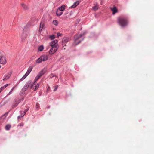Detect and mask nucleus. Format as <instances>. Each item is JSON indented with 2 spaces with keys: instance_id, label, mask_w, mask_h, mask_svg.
<instances>
[{
  "instance_id": "f257e3e1",
  "label": "nucleus",
  "mask_w": 154,
  "mask_h": 154,
  "mask_svg": "<svg viewBox=\"0 0 154 154\" xmlns=\"http://www.w3.org/2000/svg\"><path fill=\"white\" fill-rule=\"evenodd\" d=\"M29 86L30 89H32L33 91H36L38 88L39 84L38 83L35 84L31 80L28 81L20 91V95L21 96L25 94V91H26Z\"/></svg>"
},
{
  "instance_id": "f03ea898",
  "label": "nucleus",
  "mask_w": 154,
  "mask_h": 154,
  "mask_svg": "<svg viewBox=\"0 0 154 154\" xmlns=\"http://www.w3.org/2000/svg\"><path fill=\"white\" fill-rule=\"evenodd\" d=\"M128 22V19L127 17H119L118 18V23L123 28L127 26Z\"/></svg>"
},
{
  "instance_id": "7ed1b4c3",
  "label": "nucleus",
  "mask_w": 154,
  "mask_h": 154,
  "mask_svg": "<svg viewBox=\"0 0 154 154\" xmlns=\"http://www.w3.org/2000/svg\"><path fill=\"white\" fill-rule=\"evenodd\" d=\"M33 69V67L32 66H31L28 68L26 73L24 74V75L17 82L16 85H15V86H17L19 84L20 82L23 80L25 79L27 76L30 74V72Z\"/></svg>"
},
{
  "instance_id": "20e7f679",
  "label": "nucleus",
  "mask_w": 154,
  "mask_h": 154,
  "mask_svg": "<svg viewBox=\"0 0 154 154\" xmlns=\"http://www.w3.org/2000/svg\"><path fill=\"white\" fill-rule=\"evenodd\" d=\"M24 99V97H21L20 98L18 97L15 98L13 101L12 105V108H14L17 107L18 104L21 102L23 101Z\"/></svg>"
},
{
  "instance_id": "39448f33",
  "label": "nucleus",
  "mask_w": 154,
  "mask_h": 154,
  "mask_svg": "<svg viewBox=\"0 0 154 154\" xmlns=\"http://www.w3.org/2000/svg\"><path fill=\"white\" fill-rule=\"evenodd\" d=\"M69 41V39L68 37H64L62 39V44L63 45V47L64 46H66V43Z\"/></svg>"
},
{
  "instance_id": "423d86ee",
  "label": "nucleus",
  "mask_w": 154,
  "mask_h": 154,
  "mask_svg": "<svg viewBox=\"0 0 154 154\" xmlns=\"http://www.w3.org/2000/svg\"><path fill=\"white\" fill-rule=\"evenodd\" d=\"M58 40L55 39L50 42L49 45L51 47H57L58 46Z\"/></svg>"
},
{
  "instance_id": "0eeeda50",
  "label": "nucleus",
  "mask_w": 154,
  "mask_h": 154,
  "mask_svg": "<svg viewBox=\"0 0 154 154\" xmlns=\"http://www.w3.org/2000/svg\"><path fill=\"white\" fill-rule=\"evenodd\" d=\"M51 48L49 51V53L51 55L54 54L58 50V47H51Z\"/></svg>"
},
{
  "instance_id": "6e6552de",
  "label": "nucleus",
  "mask_w": 154,
  "mask_h": 154,
  "mask_svg": "<svg viewBox=\"0 0 154 154\" xmlns=\"http://www.w3.org/2000/svg\"><path fill=\"white\" fill-rule=\"evenodd\" d=\"M29 106L27 107V108L24 110V111L22 113H21V115L17 117V120H18V121H19V119H20V118L22 117H23L24 116V115H25L26 114V112L29 110Z\"/></svg>"
},
{
  "instance_id": "1a4fd4ad",
  "label": "nucleus",
  "mask_w": 154,
  "mask_h": 154,
  "mask_svg": "<svg viewBox=\"0 0 154 154\" xmlns=\"http://www.w3.org/2000/svg\"><path fill=\"white\" fill-rule=\"evenodd\" d=\"M0 57V63L3 64H5L6 63V61L5 59V54Z\"/></svg>"
},
{
  "instance_id": "9d476101",
  "label": "nucleus",
  "mask_w": 154,
  "mask_h": 154,
  "mask_svg": "<svg viewBox=\"0 0 154 154\" xmlns=\"http://www.w3.org/2000/svg\"><path fill=\"white\" fill-rule=\"evenodd\" d=\"M76 38V37H75L74 39V41L72 44V45L74 46H76L77 45H78V44H79L84 39V38H85L84 37L83 38H82V40H79L78 41H77V40H75Z\"/></svg>"
},
{
  "instance_id": "9b49d317",
  "label": "nucleus",
  "mask_w": 154,
  "mask_h": 154,
  "mask_svg": "<svg viewBox=\"0 0 154 154\" xmlns=\"http://www.w3.org/2000/svg\"><path fill=\"white\" fill-rule=\"evenodd\" d=\"M88 33V32L87 31H84L82 33L79 34L78 36L76 35V38H75V40H78V39L82 37L84 35L87 33Z\"/></svg>"
},
{
  "instance_id": "f8f14e48",
  "label": "nucleus",
  "mask_w": 154,
  "mask_h": 154,
  "mask_svg": "<svg viewBox=\"0 0 154 154\" xmlns=\"http://www.w3.org/2000/svg\"><path fill=\"white\" fill-rule=\"evenodd\" d=\"M44 69H42L37 75L39 78L45 73L46 72Z\"/></svg>"
},
{
  "instance_id": "ddd939ff",
  "label": "nucleus",
  "mask_w": 154,
  "mask_h": 154,
  "mask_svg": "<svg viewBox=\"0 0 154 154\" xmlns=\"http://www.w3.org/2000/svg\"><path fill=\"white\" fill-rule=\"evenodd\" d=\"M80 2L79 1L77 0L69 8H75L79 4Z\"/></svg>"
},
{
  "instance_id": "4468645a",
  "label": "nucleus",
  "mask_w": 154,
  "mask_h": 154,
  "mask_svg": "<svg viewBox=\"0 0 154 154\" xmlns=\"http://www.w3.org/2000/svg\"><path fill=\"white\" fill-rule=\"evenodd\" d=\"M66 7V5H63L60 7L58 8L57 10H59L60 11H63L65 10Z\"/></svg>"
},
{
  "instance_id": "2eb2a0df",
  "label": "nucleus",
  "mask_w": 154,
  "mask_h": 154,
  "mask_svg": "<svg viewBox=\"0 0 154 154\" xmlns=\"http://www.w3.org/2000/svg\"><path fill=\"white\" fill-rule=\"evenodd\" d=\"M41 58H42V61H45L47 60L48 58V57L47 55H42L41 56Z\"/></svg>"
},
{
  "instance_id": "dca6fc26",
  "label": "nucleus",
  "mask_w": 154,
  "mask_h": 154,
  "mask_svg": "<svg viewBox=\"0 0 154 154\" xmlns=\"http://www.w3.org/2000/svg\"><path fill=\"white\" fill-rule=\"evenodd\" d=\"M111 10L112 12V14L113 15L115 14L118 11V9L116 7H114Z\"/></svg>"
},
{
  "instance_id": "f3484780",
  "label": "nucleus",
  "mask_w": 154,
  "mask_h": 154,
  "mask_svg": "<svg viewBox=\"0 0 154 154\" xmlns=\"http://www.w3.org/2000/svg\"><path fill=\"white\" fill-rule=\"evenodd\" d=\"M21 5L22 8L25 10H28L29 9V7L24 4H22Z\"/></svg>"
},
{
  "instance_id": "a211bd4d",
  "label": "nucleus",
  "mask_w": 154,
  "mask_h": 154,
  "mask_svg": "<svg viewBox=\"0 0 154 154\" xmlns=\"http://www.w3.org/2000/svg\"><path fill=\"white\" fill-rule=\"evenodd\" d=\"M90 35H91L88 37L89 38H91L93 37H95L97 36L95 32H91L90 33Z\"/></svg>"
},
{
  "instance_id": "6ab92c4d",
  "label": "nucleus",
  "mask_w": 154,
  "mask_h": 154,
  "mask_svg": "<svg viewBox=\"0 0 154 154\" xmlns=\"http://www.w3.org/2000/svg\"><path fill=\"white\" fill-rule=\"evenodd\" d=\"M11 125L10 124H8L6 125L5 126V129L7 131L9 130L11 128Z\"/></svg>"
},
{
  "instance_id": "aec40b11",
  "label": "nucleus",
  "mask_w": 154,
  "mask_h": 154,
  "mask_svg": "<svg viewBox=\"0 0 154 154\" xmlns=\"http://www.w3.org/2000/svg\"><path fill=\"white\" fill-rule=\"evenodd\" d=\"M63 12L58 11L57 10L56 11V15L57 16H60L63 14Z\"/></svg>"
},
{
  "instance_id": "412c9836",
  "label": "nucleus",
  "mask_w": 154,
  "mask_h": 154,
  "mask_svg": "<svg viewBox=\"0 0 154 154\" xmlns=\"http://www.w3.org/2000/svg\"><path fill=\"white\" fill-rule=\"evenodd\" d=\"M44 47L43 45H42L38 47V51H42L44 49Z\"/></svg>"
},
{
  "instance_id": "4be33fe9",
  "label": "nucleus",
  "mask_w": 154,
  "mask_h": 154,
  "mask_svg": "<svg viewBox=\"0 0 154 154\" xmlns=\"http://www.w3.org/2000/svg\"><path fill=\"white\" fill-rule=\"evenodd\" d=\"M42 61V58H41V56L40 57L37 59L36 60V63H40Z\"/></svg>"
},
{
  "instance_id": "5701e85b",
  "label": "nucleus",
  "mask_w": 154,
  "mask_h": 154,
  "mask_svg": "<svg viewBox=\"0 0 154 154\" xmlns=\"http://www.w3.org/2000/svg\"><path fill=\"white\" fill-rule=\"evenodd\" d=\"M52 23L54 25L56 26H57L58 24V21L57 20H53Z\"/></svg>"
},
{
  "instance_id": "b1692460",
  "label": "nucleus",
  "mask_w": 154,
  "mask_h": 154,
  "mask_svg": "<svg viewBox=\"0 0 154 154\" xmlns=\"http://www.w3.org/2000/svg\"><path fill=\"white\" fill-rule=\"evenodd\" d=\"M55 38V35L54 34L50 35L49 36V38L51 40L54 39Z\"/></svg>"
},
{
  "instance_id": "393cba45",
  "label": "nucleus",
  "mask_w": 154,
  "mask_h": 154,
  "mask_svg": "<svg viewBox=\"0 0 154 154\" xmlns=\"http://www.w3.org/2000/svg\"><path fill=\"white\" fill-rule=\"evenodd\" d=\"M39 79V78L37 76H36L34 80V81L33 82L35 84H36V81H38Z\"/></svg>"
},
{
  "instance_id": "a878e982",
  "label": "nucleus",
  "mask_w": 154,
  "mask_h": 154,
  "mask_svg": "<svg viewBox=\"0 0 154 154\" xmlns=\"http://www.w3.org/2000/svg\"><path fill=\"white\" fill-rule=\"evenodd\" d=\"M10 76L8 75H5V78L3 79V81H6L10 78Z\"/></svg>"
},
{
  "instance_id": "bb28decb",
  "label": "nucleus",
  "mask_w": 154,
  "mask_h": 154,
  "mask_svg": "<svg viewBox=\"0 0 154 154\" xmlns=\"http://www.w3.org/2000/svg\"><path fill=\"white\" fill-rule=\"evenodd\" d=\"M42 23H40V26L39 30H42L44 27V23H43L42 24Z\"/></svg>"
},
{
  "instance_id": "cd10ccee",
  "label": "nucleus",
  "mask_w": 154,
  "mask_h": 154,
  "mask_svg": "<svg viewBox=\"0 0 154 154\" xmlns=\"http://www.w3.org/2000/svg\"><path fill=\"white\" fill-rule=\"evenodd\" d=\"M92 8L95 11L97 10L98 8V7L97 5H95L92 7Z\"/></svg>"
},
{
  "instance_id": "c85d7f7f",
  "label": "nucleus",
  "mask_w": 154,
  "mask_h": 154,
  "mask_svg": "<svg viewBox=\"0 0 154 154\" xmlns=\"http://www.w3.org/2000/svg\"><path fill=\"white\" fill-rule=\"evenodd\" d=\"M24 124L23 122H22L19 124H18L17 125V127H23L24 126Z\"/></svg>"
},
{
  "instance_id": "c756f323",
  "label": "nucleus",
  "mask_w": 154,
  "mask_h": 154,
  "mask_svg": "<svg viewBox=\"0 0 154 154\" xmlns=\"http://www.w3.org/2000/svg\"><path fill=\"white\" fill-rule=\"evenodd\" d=\"M14 87H13L11 89V90L10 91V92H9V93H8V95H10V94H11L12 93V92H13V91L14 88Z\"/></svg>"
},
{
  "instance_id": "7c9ffc66",
  "label": "nucleus",
  "mask_w": 154,
  "mask_h": 154,
  "mask_svg": "<svg viewBox=\"0 0 154 154\" xmlns=\"http://www.w3.org/2000/svg\"><path fill=\"white\" fill-rule=\"evenodd\" d=\"M62 35V34L60 32H58L57 33V37L58 38L60 36Z\"/></svg>"
},
{
  "instance_id": "2f4dec72",
  "label": "nucleus",
  "mask_w": 154,
  "mask_h": 154,
  "mask_svg": "<svg viewBox=\"0 0 154 154\" xmlns=\"http://www.w3.org/2000/svg\"><path fill=\"white\" fill-rule=\"evenodd\" d=\"M54 76H56L54 75V74L52 73L50 74L51 78H52Z\"/></svg>"
},
{
  "instance_id": "473e14b6",
  "label": "nucleus",
  "mask_w": 154,
  "mask_h": 154,
  "mask_svg": "<svg viewBox=\"0 0 154 154\" xmlns=\"http://www.w3.org/2000/svg\"><path fill=\"white\" fill-rule=\"evenodd\" d=\"M4 55V54L3 53V52L0 51V57H2V56H3Z\"/></svg>"
},
{
  "instance_id": "72a5a7b5",
  "label": "nucleus",
  "mask_w": 154,
  "mask_h": 154,
  "mask_svg": "<svg viewBox=\"0 0 154 154\" xmlns=\"http://www.w3.org/2000/svg\"><path fill=\"white\" fill-rule=\"evenodd\" d=\"M36 109H38L39 107V104L38 103H37L36 104Z\"/></svg>"
},
{
  "instance_id": "f704fd0d",
  "label": "nucleus",
  "mask_w": 154,
  "mask_h": 154,
  "mask_svg": "<svg viewBox=\"0 0 154 154\" xmlns=\"http://www.w3.org/2000/svg\"><path fill=\"white\" fill-rule=\"evenodd\" d=\"M5 88H4V87L3 86L2 87H1L0 88V91H1H1L4 89Z\"/></svg>"
},
{
  "instance_id": "c9c22d12",
  "label": "nucleus",
  "mask_w": 154,
  "mask_h": 154,
  "mask_svg": "<svg viewBox=\"0 0 154 154\" xmlns=\"http://www.w3.org/2000/svg\"><path fill=\"white\" fill-rule=\"evenodd\" d=\"M8 85H10V84H7L6 85H5L3 86L5 88H6L7 86H8Z\"/></svg>"
},
{
  "instance_id": "e433bc0d",
  "label": "nucleus",
  "mask_w": 154,
  "mask_h": 154,
  "mask_svg": "<svg viewBox=\"0 0 154 154\" xmlns=\"http://www.w3.org/2000/svg\"><path fill=\"white\" fill-rule=\"evenodd\" d=\"M57 87H58V86L55 88L54 89V90H53V91H56V90H57Z\"/></svg>"
},
{
  "instance_id": "4c0bfd02",
  "label": "nucleus",
  "mask_w": 154,
  "mask_h": 154,
  "mask_svg": "<svg viewBox=\"0 0 154 154\" xmlns=\"http://www.w3.org/2000/svg\"><path fill=\"white\" fill-rule=\"evenodd\" d=\"M23 32L22 33V37H23V35H24V29H23Z\"/></svg>"
},
{
  "instance_id": "58836bf2",
  "label": "nucleus",
  "mask_w": 154,
  "mask_h": 154,
  "mask_svg": "<svg viewBox=\"0 0 154 154\" xmlns=\"http://www.w3.org/2000/svg\"><path fill=\"white\" fill-rule=\"evenodd\" d=\"M34 57H35L34 56H33L32 57V58H30V60H32L34 58Z\"/></svg>"
},
{
  "instance_id": "ea45409f",
  "label": "nucleus",
  "mask_w": 154,
  "mask_h": 154,
  "mask_svg": "<svg viewBox=\"0 0 154 154\" xmlns=\"http://www.w3.org/2000/svg\"><path fill=\"white\" fill-rule=\"evenodd\" d=\"M73 13L72 11L69 14V16H70L71 15H72V14Z\"/></svg>"
},
{
  "instance_id": "a19ab883",
  "label": "nucleus",
  "mask_w": 154,
  "mask_h": 154,
  "mask_svg": "<svg viewBox=\"0 0 154 154\" xmlns=\"http://www.w3.org/2000/svg\"><path fill=\"white\" fill-rule=\"evenodd\" d=\"M68 12H66L65 13V14L64 15H67L68 14Z\"/></svg>"
},
{
  "instance_id": "79ce46f5",
  "label": "nucleus",
  "mask_w": 154,
  "mask_h": 154,
  "mask_svg": "<svg viewBox=\"0 0 154 154\" xmlns=\"http://www.w3.org/2000/svg\"><path fill=\"white\" fill-rule=\"evenodd\" d=\"M12 72H10L9 73V75H11L12 74Z\"/></svg>"
},
{
  "instance_id": "37998d69",
  "label": "nucleus",
  "mask_w": 154,
  "mask_h": 154,
  "mask_svg": "<svg viewBox=\"0 0 154 154\" xmlns=\"http://www.w3.org/2000/svg\"><path fill=\"white\" fill-rule=\"evenodd\" d=\"M50 89V87L49 86L48 87V89H47V90H48V89Z\"/></svg>"
},
{
  "instance_id": "c03bdc74",
  "label": "nucleus",
  "mask_w": 154,
  "mask_h": 154,
  "mask_svg": "<svg viewBox=\"0 0 154 154\" xmlns=\"http://www.w3.org/2000/svg\"><path fill=\"white\" fill-rule=\"evenodd\" d=\"M27 36V35H24V37H26Z\"/></svg>"
},
{
  "instance_id": "a18cd8bd",
  "label": "nucleus",
  "mask_w": 154,
  "mask_h": 154,
  "mask_svg": "<svg viewBox=\"0 0 154 154\" xmlns=\"http://www.w3.org/2000/svg\"><path fill=\"white\" fill-rule=\"evenodd\" d=\"M5 103H4V104H3V105H4V104H5Z\"/></svg>"
},
{
  "instance_id": "49530a36",
  "label": "nucleus",
  "mask_w": 154,
  "mask_h": 154,
  "mask_svg": "<svg viewBox=\"0 0 154 154\" xmlns=\"http://www.w3.org/2000/svg\"><path fill=\"white\" fill-rule=\"evenodd\" d=\"M1 66L0 65V68H1Z\"/></svg>"
},
{
  "instance_id": "de8ad7c7",
  "label": "nucleus",
  "mask_w": 154,
  "mask_h": 154,
  "mask_svg": "<svg viewBox=\"0 0 154 154\" xmlns=\"http://www.w3.org/2000/svg\"><path fill=\"white\" fill-rule=\"evenodd\" d=\"M26 26H25L24 27V28H26Z\"/></svg>"
},
{
  "instance_id": "09e8293b",
  "label": "nucleus",
  "mask_w": 154,
  "mask_h": 154,
  "mask_svg": "<svg viewBox=\"0 0 154 154\" xmlns=\"http://www.w3.org/2000/svg\"><path fill=\"white\" fill-rule=\"evenodd\" d=\"M1 92V91H0V93Z\"/></svg>"
}]
</instances>
